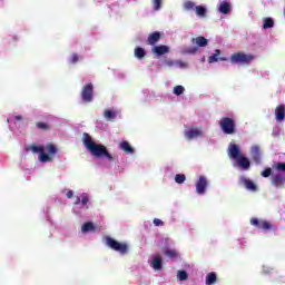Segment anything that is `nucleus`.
Here are the masks:
<instances>
[{
	"instance_id": "1",
	"label": "nucleus",
	"mask_w": 285,
	"mask_h": 285,
	"mask_svg": "<svg viewBox=\"0 0 285 285\" xmlns=\"http://www.w3.org/2000/svg\"><path fill=\"white\" fill-rule=\"evenodd\" d=\"M82 144L86 146L87 150L96 157V159H108V161H115V157L110 155L108 148L104 145H99L92 141V137L88 132L82 134Z\"/></svg>"
},
{
	"instance_id": "2",
	"label": "nucleus",
	"mask_w": 285,
	"mask_h": 285,
	"mask_svg": "<svg viewBox=\"0 0 285 285\" xmlns=\"http://www.w3.org/2000/svg\"><path fill=\"white\" fill-rule=\"evenodd\" d=\"M191 43L196 46L183 48L184 55H197V52H199V48H206V46H208V39H206L203 36H199L197 38H193Z\"/></svg>"
},
{
	"instance_id": "3",
	"label": "nucleus",
	"mask_w": 285,
	"mask_h": 285,
	"mask_svg": "<svg viewBox=\"0 0 285 285\" xmlns=\"http://www.w3.org/2000/svg\"><path fill=\"white\" fill-rule=\"evenodd\" d=\"M219 126L224 135H235L237 132V122L235 118L223 117L219 121Z\"/></svg>"
},
{
	"instance_id": "4",
	"label": "nucleus",
	"mask_w": 285,
	"mask_h": 285,
	"mask_svg": "<svg viewBox=\"0 0 285 285\" xmlns=\"http://www.w3.org/2000/svg\"><path fill=\"white\" fill-rule=\"evenodd\" d=\"M255 60V56L253 53L245 52H235L230 56V63L233 66L240 63L242 66H248L252 61Z\"/></svg>"
},
{
	"instance_id": "5",
	"label": "nucleus",
	"mask_w": 285,
	"mask_h": 285,
	"mask_svg": "<svg viewBox=\"0 0 285 285\" xmlns=\"http://www.w3.org/2000/svg\"><path fill=\"white\" fill-rule=\"evenodd\" d=\"M105 242L111 250H116V253H120V255H126L128 253V244L126 243H119L110 236H106Z\"/></svg>"
},
{
	"instance_id": "6",
	"label": "nucleus",
	"mask_w": 285,
	"mask_h": 285,
	"mask_svg": "<svg viewBox=\"0 0 285 285\" xmlns=\"http://www.w3.org/2000/svg\"><path fill=\"white\" fill-rule=\"evenodd\" d=\"M81 99L85 104L92 102V99H95V87L92 83H87L82 87Z\"/></svg>"
},
{
	"instance_id": "7",
	"label": "nucleus",
	"mask_w": 285,
	"mask_h": 285,
	"mask_svg": "<svg viewBox=\"0 0 285 285\" xmlns=\"http://www.w3.org/2000/svg\"><path fill=\"white\" fill-rule=\"evenodd\" d=\"M30 150L33 154L39 153V161H41L42 164H46L48 161H52V157H50V155L46 154V147L37 146V145L33 144V145L30 146Z\"/></svg>"
},
{
	"instance_id": "8",
	"label": "nucleus",
	"mask_w": 285,
	"mask_h": 285,
	"mask_svg": "<svg viewBox=\"0 0 285 285\" xmlns=\"http://www.w3.org/2000/svg\"><path fill=\"white\" fill-rule=\"evenodd\" d=\"M252 226H256V228H259L261 230H271L273 228V225L267 220H259L257 218L250 219Z\"/></svg>"
},
{
	"instance_id": "9",
	"label": "nucleus",
	"mask_w": 285,
	"mask_h": 285,
	"mask_svg": "<svg viewBox=\"0 0 285 285\" xmlns=\"http://www.w3.org/2000/svg\"><path fill=\"white\" fill-rule=\"evenodd\" d=\"M207 186H208V179H206L205 176H199L196 183V193L198 195H204V193H206Z\"/></svg>"
},
{
	"instance_id": "10",
	"label": "nucleus",
	"mask_w": 285,
	"mask_h": 285,
	"mask_svg": "<svg viewBox=\"0 0 285 285\" xmlns=\"http://www.w3.org/2000/svg\"><path fill=\"white\" fill-rule=\"evenodd\" d=\"M204 132L199 128H191L189 130L185 131V137L188 139V141H193V139H198V137H202Z\"/></svg>"
},
{
	"instance_id": "11",
	"label": "nucleus",
	"mask_w": 285,
	"mask_h": 285,
	"mask_svg": "<svg viewBox=\"0 0 285 285\" xmlns=\"http://www.w3.org/2000/svg\"><path fill=\"white\" fill-rule=\"evenodd\" d=\"M228 155L230 157V159H236L242 157L244 154H242V151L239 150V146H237L236 144H230L228 147Z\"/></svg>"
},
{
	"instance_id": "12",
	"label": "nucleus",
	"mask_w": 285,
	"mask_h": 285,
	"mask_svg": "<svg viewBox=\"0 0 285 285\" xmlns=\"http://www.w3.org/2000/svg\"><path fill=\"white\" fill-rule=\"evenodd\" d=\"M160 39H161V32L155 31L148 36L147 43H148V46L155 47V46H157V43H159Z\"/></svg>"
},
{
	"instance_id": "13",
	"label": "nucleus",
	"mask_w": 285,
	"mask_h": 285,
	"mask_svg": "<svg viewBox=\"0 0 285 285\" xmlns=\"http://www.w3.org/2000/svg\"><path fill=\"white\" fill-rule=\"evenodd\" d=\"M236 164L242 168L243 170H249L250 169V160L246 158V156H239L236 159Z\"/></svg>"
},
{
	"instance_id": "14",
	"label": "nucleus",
	"mask_w": 285,
	"mask_h": 285,
	"mask_svg": "<svg viewBox=\"0 0 285 285\" xmlns=\"http://www.w3.org/2000/svg\"><path fill=\"white\" fill-rule=\"evenodd\" d=\"M219 55H222V50L216 49L214 51V55L208 57V63H216L217 61H228V58H226V57L219 58Z\"/></svg>"
},
{
	"instance_id": "15",
	"label": "nucleus",
	"mask_w": 285,
	"mask_h": 285,
	"mask_svg": "<svg viewBox=\"0 0 285 285\" xmlns=\"http://www.w3.org/2000/svg\"><path fill=\"white\" fill-rule=\"evenodd\" d=\"M153 52L154 55L161 57L163 55H168V52H170V48L166 45L155 46L153 48Z\"/></svg>"
},
{
	"instance_id": "16",
	"label": "nucleus",
	"mask_w": 285,
	"mask_h": 285,
	"mask_svg": "<svg viewBox=\"0 0 285 285\" xmlns=\"http://www.w3.org/2000/svg\"><path fill=\"white\" fill-rule=\"evenodd\" d=\"M275 117L276 121L282 122L285 119V106L284 105H278L275 108Z\"/></svg>"
},
{
	"instance_id": "17",
	"label": "nucleus",
	"mask_w": 285,
	"mask_h": 285,
	"mask_svg": "<svg viewBox=\"0 0 285 285\" xmlns=\"http://www.w3.org/2000/svg\"><path fill=\"white\" fill-rule=\"evenodd\" d=\"M252 157L255 164H262V151L259 150V146H254L252 148Z\"/></svg>"
},
{
	"instance_id": "18",
	"label": "nucleus",
	"mask_w": 285,
	"mask_h": 285,
	"mask_svg": "<svg viewBox=\"0 0 285 285\" xmlns=\"http://www.w3.org/2000/svg\"><path fill=\"white\" fill-rule=\"evenodd\" d=\"M120 150H124L127 155H132L135 153V148L130 146V142L124 140L119 144Z\"/></svg>"
},
{
	"instance_id": "19",
	"label": "nucleus",
	"mask_w": 285,
	"mask_h": 285,
	"mask_svg": "<svg viewBox=\"0 0 285 285\" xmlns=\"http://www.w3.org/2000/svg\"><path fill=\"white\" fill-rule=\"evenodd\" d=\"M242 181H243L245 188H247V190H252L253 193H255L257 190V185H255V183H253V180H250L248 178H242Z\"/></svg>"
},
{
	"instance_id": "20",
	"label": "nucleus",
	"mask_w": 285,
	"mask_h": 285,
	"mask_svg": "<svg viewBox=\"0 0 285 285\" xmlns=\"http://www.w3.org/2000/svg\"><path fill=\"white\" fill-rule=\"evenodd\" d=\"M220 14H230V2L223 1L218 8Z\"/></svg>"
},
{
	"instance_id": "21",
	"label": "nucleus",
	"mask_w": 285,
	"mask_h": 285,
	"mask_svg": "<svg viewBox=\"0 0 285 285\" xmlns=\"http://www.w3.org/2000/svg\"><path fill=\"white\" fill-rule=\"evenodd\" d=\"M104 117L105 119H107V121H115V119H117V111L111 109H106L104 111Z\"/></svg>"
},
{
	"instance_id": "22",
	"label": "nucleus",
	"mask_w": 285,
	"mask_h": 285,
	"mask_svg": "<svg viewBox=\"0 0 285 285\" xmlns=\"http://www.w3.org/2000/svg\"><path fill=\"white\" fill-rule=\"evenodd\" d=\"M161 266H163L161 257L155 256L151 261V268H154V271H161Z\"/></svg>"
},
{
	"instance_id": "23",
	"label": "nucleus",
	"mask_w": 285,
	"mask_h": 285,
	"mask_svg": "<svg viewBox=\"0 0 285 285\" xmlns=\"http://www.w3.org/2000/svg\"><path fill=\"white\" fill-rule=\"evenodd\" d=\"M275 27V20L273 18H264L263 19V30H268L269 28Z\"/></svg>"
},
{
	"instance_id": "24",
	"label": "nucleus",
	"mask_w": 285,
	"mask_h": 285,
	"mask_svg": "<svg viewBox=\"0 0 285 285\" xmlns=\"http://www.w3.org/2000/svg\"><path fill=\"white\" fill-rule=\"evenodd\" d=\"M134 55L136 59H144V57H146V50L141 47H136Z\"/></svg>"
},
{
	"instance_id": "25",
	"label": "nucleus",
	"mask_w": 285,
	"mask_h": 285,
	"mask_svg": "<svg viewBox=\"0 0 285 285\" xmlns=\"http://www.w3.org/2000/svg\"><path fill=\"white\" fill-rule=\"evenodd\" d=\"M36 128H38V130H42L43 132H48V130H50V124L38 121L36 122Z\"/></svg>"
},
{
	"instance_id": "26",
	"label": "nucleus",
	"mask_w": 285,
	"mask_h": 285,
	"mask_svg": "<svg viewBox=\"0 0 285 285\" xmlns=\"http://www.w3.org/2000/svg\"><path fill=\"white\" fill-rule=\"evenodd\" d=\"M215 282H217V274L215 273H209L206 276V285H213L215 284Z\"/></svg>"
},
{
	"instance_id": "27",
	"label": "nucleus",
	"mask_w": 285,
	"mask_h": 285,
	"mask_svg": "<svg viewBox=\"0 0 285 285\" xmlns=\"http://www.w3.org/2000/svg\"><path fill=\"white\" fill-rule=\"evenodd\" d=\"M195 10H196L197 17H202V18L206 17V12H207L206 7L197 6V7H195Z\"/></svg>"
},
{
	"instance_id": "28",
	"label": "nucleus",
	"mask_w": 285,
	"mask_h": 285,
	"mask_svg": "<svg viewBox=\"0 0 285 285\" xmlns=\"http://www.w3.org/2000/svg\"><path fill=\"white\" fill-rule=\"evenodd\" d=\"M82 233H89V230H95V224L88 222L85 223L81 227Z\"/></svg>"
},
{
	"instance_id": "29",
	"label": "nucleus",
	"mask_w": 285,
	"mask_h": 285,
	"mask_svg": "<svg viewBox=\"0 0 285 285\" xmlns=\"http://www.w3.org/2000/svg\"><path fill=\"white\" fill-rule=\"evenodd\" d=\"M186 89L184 88V86L178 85L176 87H174V95H176L177 97H179V95H184V91Z\"/></svg>"
},
{
	"instance_id": "30",
	"label": "nucleus",
	"mask_w": 285,
	"mask_h": 285,
	"mask_svg": "<svg viewBox=\"0 0 285 285\" xmlns=\"http://www.w3.org/2000/svg\"><path fill=\"white\" fill-rule=\"evenodd\" d=\"M166 257H169L170 259H175L177 257V250L175 249H167L165 250Z\"/></svg>"
},
{
	"instance_id": "31",
	"label": "nucleus",
	"mask_w": 285,
	"mask_h": 285,
	"mask_svg": "<svg viewBox=\"0 0 285 285\" xmlns=\"http://www.w3.org/2000/svg\"><path fill=\"white\" fill-rule=\"evenodd\" d=\"M175 181H176V184H184V181H186V175L177 174L175 176Z\"/></svg>"
},
{
	"instance_id": "32",
	"label": "nucleus",
	"mask_w": 285,
	"mask_h": 285,
	"mask_svg": "<svg viewBox=\"0 0 285 285\" xmlns=\"http://www.w3.org/2000/svg\"><path fill=\"white\" fill-rule=\"evenodd\" d=\"M47 150L49 153V155H57V146H55L53 144H49L47 145Z\"/></svg>"
},
{
	"instance_id": "33",
	"label": "nucleus",
	"mask_w": 285,
	"mask_h": 285,
	"mask_svg": "<svg viewBox=\"0 0 285 285\" xmlns=\"http://www.w3.org/2000/svg\"><path fill=\"white\" fill-rule=\"evenodd\" d=\"M184 8H185V10H195V2H193V1H190V0H188V1H186L185 3H184Z\"/></svg>"
},
{
	"instance_id": "34",
	"label": "nucleus",
	"mask_w": 285,
	"mask_h": 285,
	"mask_svg": "<svg viewBox=\"0 0 285 285\" xmlns=\"http://www.w3.org/2000/svg\"><path fill=\"white\" fill-rule=\"evenodd\" d=\"M178 279H180V282H185V279H188V273H186V271H179Z\"/></svg>"
},
{
	"instance_id": "35",
	"label": "nucleus",
	"mask_w": 285,
	"mask_h": 285,
	"mask_svg": "<svg viewBox=\"0 0 285 285\" xmlns=\"http://www.w3.org/2000/svg\"><path fill=\"white\" fill-rule=\"evenodd\" d=\"M261 175L262 177H265V178L271 177V175H273V169L271 167H267L265 168V170L262 171Z\"/></svg>"
},
{
	"instance_id": "36",
	"label": "nucleus",
	"mask_w": 285,
	"mask_h": 285,
	"mask_svg": "<svg viewBox=\"0 0 285 285\" xmlns=\"http://www.w3.org/2000/svg\"><path fill=\"white\" fill-rule=\"evenodd\" d=\"M163 0H153L154 10H161Z\"/></svg>"
},
{
	"instance_id": "37",
	"label": "nucleus",
	"mask_w": 285,
	"mask_h": 285,
	"mask_svg": "<svg viewBox=\"0 0 285 285\" xmlns=\"http://www.w3.org/2000/svg\"><path fill=\"white\" fill-rule=\"evenodd\" d=\"M79 61V55L72 53L70 58V63H77Z\"/></svg>"
},
{
	"instance_id": "38",
	"label": "nucleus",
	"mask_w": 285,
	"mask_h": 285,
	"mask_svg": "<svg viewBox=\"0 0 285 285\" xmlns=\"http://www.w3.org/2000/svg\"><path fill=\"white\" fill-rule=\"evenodd\" d=\"M154 225H155V226H164V223L161 222V219L155 218V219H154Z\"/></svg>"
},
{
	"instance_id": "39",
	"label": "nucleus",
	"mask_w": 285,
	"mask_h": 285,
	"mask_svg": "<svg viewBox=\"0 0 285 285\" xmlns=\"http://www.w3.org/2000/svg\"><path fill=\"white\" fill-rule=\"evenodd\" d=\"M80 202H81L82 206H86V204H88V202H90V199L88 198V196H83Z\"/></svg>"
},
{
	"instance_id": "40",
	"label": "nucleus",
	"mask_w": 285,
	"mask_h": 285,
	"mask_svg": "<svg viewBox=\"0 0 285 285\" xmlns=\"http://www.w3.org/2000/svg\"><path fill=\"white\" fill-rule=\"evenodd\" d=\"M73 195H75V194L72 193V190H69V191L67 193L68 199H72Z\"/></svg>"
},
{
	"instance_id": "41",
	"label": "nucleus",
	"mask_w": 285,
	"mask_h": 285,
	"mask_svg": "<svg viewBox=\"0 0 285 285\" xmlns=\"http://www.w3.org/2000/svg\"><path fill=\"white\" fill-rule=\"evenodd\" d=\"M21 119H23L22 116H14V120H16V121H21Z\"/></svg>"
},
{
	"instance_id": "42",
	"label": "nucleus",
	"mask_w": 285,
	"mask_h": 285,
	"mask_svg": "<svg viewBox=\"0 0 285 285\" xmlns=\"http://www.w3.org/2000/svg\"><path fill=\"white\" fill-rule=\"evenodd\" d=\"M75 204H81V198L78 197Z\"/></svg>"
},
{
	"instance_id": "43",
	"label": "nucleus",
	"mask_w": 285,
	"mask_h": 285,
	"mask_svg": "<svg viewBox=\"0 0 285 285\" xmlns=\"http://www.w3.org/2000/svg\"><path fill=\"white\" fill-rule=\"evenodd\" d=\"M168 66H173V62H168Z\"/></svg>"
}]
</instances>
